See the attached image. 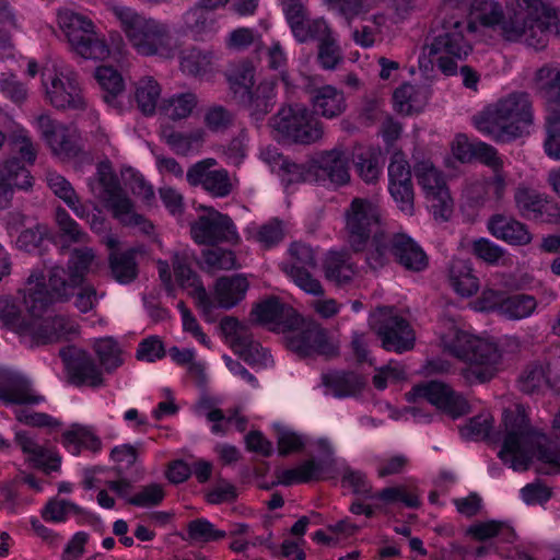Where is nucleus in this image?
<instances>
[{"instance_id": "f257e3e1", "label": "nucleus", "mask_w": 560, "mask_h": 560, "mask_svg": "<svg viewBox=\"0 0 560 560\" xmlns=\"http://www.w3.org/2000/svg\"><path fill=\"white\" fill-rule=\"evenodd\" d=\"M504 439L498 456L514 470H526L537 447V457L552 469L560 468V447L540 445L538 432L529 424L523 406L503 412Z\"/></svg>"}, {"instance_id": "f03ea898", "label": "nucleus", "mask_w": 560, "mask_h": 560, "mask_svg": "<svg viewBox=\"0 0 560 560\" xmlns=\"http://www.w3.org/2000/svg\"><path fill=\"white\" fill-rule=\"evenodd\" d=\"M23 316L20 302L12 296L0 298V320L30 347L57 342L77 332L73 319L65 315L43 318V313Z\"/></svg>"}, {"instance_id": "7ed1b4c3", "label": "nucleus", "mask_w": 560, "mask_h": 560, "mask_svg": "<svg viewBox=\"0 0 560 560\" xmlns=\"http://www.w3.org/2000/svg\"><path fill=\"white\" fill-rule=\"evenodd\" d=\"M533 118L529 95L515 92L487 106L472 117V122L482 135L505 143L522 137Z\"/></svg>"}, {"instance_id": "20e7f679", "label": "nucleus", "mask_w": 560, "mask_h": 560, "mask_svg": "<svg viewBox=\"0 0 560 560\" xmlns=\"http://www.w3.org/2000/svg\"><path fill=\"white\" fill-rule=\"evenodd\" d=\"M551 8L544 0H511L499 30L509 42H523L541 49L548 42V27L541 18H551Z\"/></svg>"}, {"instance_id": "39448f33", "label": "nucleus", "mask_w": 560, "mask_h": 560, "mask_svg": "<svg viewBox=\"0 0 560 560\" xmlns=\"http://www.w3.org/2000/svg\"><path fill=\"white\" fill-rule=\"evenodd\" d=\"M8 145L12 156L0 166V209L10 203L13 187L27 190L33 186L26 165H33L37 156V148L23 128H14L9 133Z\"/></svg>"}, {"instance_id": "423d86ee", "label": "nucleus", "mask_w": 560, "mask_h": 560, "mask_svg": "<svg viewBox=\"0 0 560 560\" xmlns=\"http://www.w3.org/2000/svg\"><path fill=\"white\" fill-rule=\"evenodd\" d=\"M82 283L78 276H72L63 267L56 266L49 271L48 287L42 272L33 271L26 281L23 294V304L31 314L44 313L54 302L68 301L74 295Z\"/></svg>"}, {"instance_id": "0eeeda50", "label": "nucleus", "mask_w": 560, "mask_h": 560, "mask_svg": "<svg viewBox=\"0 0 560 560\" xmlns=\"http://www.w3.org/2000/svg\"><path fill=\"white\" fill-rule=\"evenodd\" d=\"M477 24L470 19L451 16L443 22V33L429 46V55L436 56L438 68L446 75L457 71L456 60L465 59L472 50L465 34H474Z\"/></svg>"}, {"instance_id": "6e6552de", "label": "nucleus", "mask_w": 560, "mask_h": 560, "mask_svg": "<svg viewBox=\"0 0 560 560\" xmlns=\"http://www.w3.org/2000/svg\"><path fill=\"white\" fill-rule=\"evenodd\" d=\"M445 348L456 358L468 362L466 377L474 375L480 383L489 381L494 374V365L500 360L495 343L471 336L466 331L456 330L444 339Z\"/></svg>"}, {"instance_id": "1a4fd4ad", "label": "nucleus", "mask_w": 560, "mask_h": 560, "mask_svg": "<svg viewBox=\"0 0 560 560\" xmlns=\"http://www.w3.org/2000/svg\"><path fill=\"white\" fill-rule=\"evenodd\" d=\"M407 270L420 272L428 267L429 259L423 249L407 234H376L366 253L372 269L385 266L390 257Z\"/></svg>"}, {"instance_id": "9d476101", "label": "nucleus", "mask_w": 560, "mask_h": 560, "mask_svg": "<svg viewBox=\"0 0 560 560\" xmlns=\"http://www.w3.org/2000/svg\"><path fill=\"white\" fill-rule=\"evenodd\" d=\"M110 11L139 54L155 55L166 45L168 32L165 25L155 20L145 19L128 7L114 5Z\"/></svg>"}, {"instance_id": "9b49d317", "label": "nucleus", "mask_w": 560, "mask_h": 560, "mask_svg": "<svg viewBox=\"0 0 560 560\" xmlns=\"http://www.w3.org/2000/svg\"><path fill=\"white\" fill-rule=\"evenodd\" d=\"M270 125L283 139L298 144L308 145L324 136L323 124L302 104L281 107Z\"/></svg>"}, {"instance_id": "f8f14e48", "label": "nucleus", "mask_w": 560, "mask_h": 560, "mask_svg": "<svg viewBox=\"0 0 560 560\" xmlns=\"http://www.w3.org/2000/svg\"><path fill=\"white\" fill-rule=\"evenodd\" d=\"M345 220L347 240L354 252H362L372 235L384 234L380 232L381 210L370 199L359 197L352 199L345 211Z\"/></svg>"}, {"instance_id": "ddd939ff", "label": "nucleus", "mask_w": 560, "mask_h": 560, "mask_svg": "<svg viewBox=\"0 0 560 560\" xmlns=\"http://www.w3.org/2000/svg\"><path fill=\"white\" fill-rule=\"evenodd\" d=\"M97 174L102 188L100 197L112 209L114 217L126 226L138 228L141 232L150 234L153 230L152 223L135 211L133 203L120 187L117 176L106 166H101Z\"/></svg>"}, {"instance_id": "4468645a", "label": "nucleus", "mask_w": 560, "mask_h": 560, "mask_svg": "<svg viewBox=\"0 0 560 560\" xmlns=\"http://www.w3.org/2000/svg\"><path fill=\"white\" fill-rule=\"evenodd\" d=\"M370 325L382 340L385 350L401 353L413 348L415 332L410 324L393 307L376 308L371 314Z\"/></svg>"}, {"instance_id": "2eb2a0df", "label": "nucleus", "mask_w": 560, "mask_h": 560, "mask_svg": "<svg viewBox=\"0 0 560 560\" xmlns=\"http://www.w3.org/2000/svg\"><path fill=\"white\" fill-rule=\"evenodd\" d=\"M60 25L65 31L72 49L85 59L103 60L109 55L105 40L93 31V23L77 13L60 16Z\"/></svg>"}, {"instance_id": "dca6fc26", "label": "nucleus", "mask_w": 560, "mask_h": 560, "mask_svg": "<svg viewBox=\"0 0 560 560\" xmlns=\"http://www.w3.org/2000/svg\"><path fill=\"white\" fill-rule=\"evenodd\" d=\"M284 334L288 349L301 358L337 354V347L329 340L327 330L313 320L301 317L296 327Z\"/></svg>"}, {"instance_id": "f3484780", "label": "nucleus", "mask_w": 560, "mask_h": 560, "mask_svg": "<svg viewBox=\"0 0 560 560\" xmlns=\"http://www.w3.org/2000/svg\"><path fill=\"white\" fill-rule=\"evenodd\" d=\"M190 234L198 244L236 243L238 234L232 219L214 208H205V213L191 223Z\"/></svg>"}, {"instance_id": "a211bd4d", "label": "nucleus", "mask_w": 560, "mask_h": 560, "mask_svg": "<svg viewBox=\"0 0 560 560\" xmlns=\"http://www.w3.org/2000/svg\"><path fill=\"white\" fill-rule=\"evenodd\" d=\"M413 170L418 184L431 200L434 215L447 220L453 210V200L441 172L430 161L416 163Z\"/></svg>"}, {"instance_id": "6ab92c4d", "label": "nucleus", "mask_w": 560, "mask_h": 560, "mask_svg": "<svg viewBox=\"0 0 560 560\" xmlns=\"http://www.w3.org/2000/svg\"><path fill=\"white\" fill-rule=\"evenodd\" d=\"M195 259L194 252L190 249L175 252L172 257L175 279L183 289L189 290L188 294L195 300L196 305L203 314L209 315L214 307V303L202 285L199 276L191 268Z\"/></svg>"}, {"instance_id": "aec40b11", "label": "nucleus", "mask_w": 560, "mask_h": 560, "mask_svg": "<svg viewBox=\"0 0 560 560\" xmlns=\"http://www.w3.org/2000/svg\"><path fill=\"white\" fill-rule=\"evenodd\" d=\"M412 394L423 398L439 410L456 419L469 412L467 400L448 385L439 381H428L413 386Z\"/></svg>"}, {"instance_id": "412c9836", "label": "nucleus", "mask_w": 560, "mask_h": 560, "mask_svg": "<svg viewBox=\"0 0 560 560\" xmlns=\"http://www.w3.org/2000/svg\"><path fill=\"white\" fill-rule=\"evenodd\" d=\"M388 189L398 208L411 215L415 211V194L411 182V170L406 155L401 151L394 152L388 165Z\"/></svg>"}, {"instance_id": "4be33fe9", "label": "nucleus", "mask_w": 560, "mask_h": 560, "mask_svg": "<svg viewBox=\"0 0 560 560\" xmlns=\"http://www.w3.org/2000/svg\"><path fill=\"white\" fill-rule=\"evenodd\" d=\"M292 261L284 264L282 269L306 293L313 295L324 294L320 282L313 278L310 268H315L316 258L313 248L303 243H293L290 247Z\"/></svg>"}, {"instance_id": "5701e85b", "label": "nucleus", "mask_w": 560, "mask_h": 560, "mask_svg": "<svg viewBox=\"0 0 560 560\" xmlns=\"http://www.w3.org/2000/svg\"><path fill=\"white\" fill-rule=\"evenodd\" d=\"M50 104L61 109H83L85 107L81 89L73 73L43 74Z\"/></svg>"}, {"instance_id": "b1692460", "label": "nucleus", "mask_w": 560, "mask_h": 560, "mask_svg": "<svg viewBox=\"0 0 560 560\" xmlns=\"http://www.w3.org/2000/svg\"><path fill=\"white\" fill-rule=\"evenodd\" d=\"M60 357L67 370L68 381L72 385L98 387L103 384L102 373L88 352L75 347H67L60 350Z\"/></svg>"}, {"instance_id": "393cba45", "label": "nucleus", "mask_w": 560, "mask_h": 560, "mask_svg": "<svg viewBox=\"0 0 560 560\" xmlns=\"http://www.w3.org/2000/svg\"><path fill=\"white\" fill-rule=\"evenodd\" d=\"M250 316L254 322L270 325L272 330L283 334L295 328L301 322V316L298 312L276 296L268 298L256 304L250 312Z\"/></svg>"}, {"instance_id": "a878e982", "label": "nucleus", "mask_w": 560, "mask_h": 560, "mask_svg": "<svg viewBox=\"0 0 560 560\" xmlns=\"http://www.w3.org/2000/svg\"><path fill=\"white\" fill-rule=\"evenodd\" d=\"M214 165V159L200 161L189 167L186 177L191 186L201 185L211 196L223 198L232 192L233 184L226 170H210Z\"/></svg>"}, {"instance_id": "bb28decb", "label": "nucleus", "mask_w": 560, "mask_h": 560, "mask_svg": "<svg viewBox=\"0 0 560 560\" xmlns=\"http://www.w3.org/2000/svg\"><path fill=\"white\" fill-rule=\"evenodd\" d=\"M349 153L342 147L320 152L314 160L316 176L329 180L335 186H343L350 182Z\"/></svg>"}, {"instance_id": "cd10ccee", "label": "nucleus", "mask_w": 560, "mask_h": 560, "mask_svg": "<svg viewBox=\"0 0 560 560\" xmlns=\"http://www.w3.org/2000/svg\"><path fill=\"white\" fill-rule=\"evenodd\" d=\"M14 442L21 448L26 460L35 468L46 474L58 471L60 469L61 458L50 447L40 445L34 436L26 431L15 433Z\"/></svg>"}, {"instance_id": "c85d7f7f", "label": "nucleus", "mask_w": 560, "mask_h": 560, "mask_svg": "<svg viewBox=\"0 0 560 560\" xmlns=\"http://www.w3.org/2000/svg\"><path fill=\"white\" fill-rule=\"evenodd\" d=\"M307 93L313 107V114L327 119H334L342 115L347 109L343 92L334 85L316 86L310 84Z\"/></svg>"}, {"instance_id": "c756f323", "label": "nucleus", "mask_w": 560, "mask_h": 560, "mask_svg": "<svg viewBox=\"0 0 560 560\" xmlns=\"http://www.w3.org/2000/svg\"><path fill=\"white\" fill-rule=\"evenodd\" d=\"M276 85L273 79H266L253 86L250 91H243L237 102L243 105L256 120L262 119L271 112L276 104Z\"/></svg>"}, {"instance_id": "7c9ffc66", "label": "nucleus", "mask_w": 560, "mask_h": 560, "mask_svg": "<svg viewBox=\"0 0 560 560\" xmlns=\"http://www.w3.org/2000/svg\"><path fill=\"white\" fill-rule=\"evenodd\" d=\"M0 399L4 404L35 405L43 400L33 394L31 383L22 375L7 373L0 377Z\"/></svg>"}, {"instance_id": "2f4dec72", "label": "nucleus", "mask_w": 560, "mask_h": 560, "mask_svg": "<svg viewBox=\"0 0 560 560\" xmlns=\"http://www.w3.org/2000/svg\"><path fill=\"white\" fill-rule=\"evenodd\" d=\"M488 229L494 237L512 245H526L532 241L526 224L510 215H492L488 221Z\"/></svg>"}, {"instance_id": "473e14b6", "label": "nucleus", "mask_w": 560, "mask_h": 560, "mask_svg": "<svg viewBox=\"0 0 560 560\" xmlns=\"http://www.w3.org/2000/svg\"><path fill=\"white\" fill-rule=\"evenodd\" d=\"M351 159L358 175L364 183L377 182L384 164L381 152L373 148L355 145L351 151Z\"/></svg>"}, {"instance_id": "72a5a7b5", "label": "nucleus", "mask_w": 560, "mask_h": 560, "mask_svg": "<svg viewBox=\"0 0 560 560\" xmlns=\"http://www.w3.org/2000/svg\"><path fill=\"white\" fill-rule=\"evenodd\" d=\"M558 377H551L549 366L528 364L518 378L520 389L526 394H539L556 389Z\"/></svg>"}, {"instance_id": "f704fd0d", "label": "nucleus", "mask_w": 560, "mask_h": 560, "mask_svg": "<svg viewBox=\"0 0 560 560\" xmlns=\"http://www.w3.org/2000/svg\"><path fill=\"white\" fill-rule=\"evenodd\" d=\"M248 281L242 275L221 277L215 282V299L219 306L231 308L242 301L248 289Z\"/></svg>"}, {"instance_id": "c9c22d12", "label": "nucleus", "mask_w": 560, "mask_h": 560, "mask_svg": "<svg viewBox=\"0 0 560 560\" xmlns=\"http://www.w3.org/2000/svg\"><path fill=\"white\" fill-rule=\"evenodd\" d=\"M95 79L103 91V100L109 106L121 109L122 103L119 97L124 92V80L121 74L108 66H101L95 71Z\"/></svg>"}, {"instance_id": "e433bc0d", "label": "nucleus", "mask_w": 560, "mask_h": 560, "mask_svg": "<svg viewBox=\"0 0 560 560\" xmlns=\"http://www.w3.org/2000/svg\"><path fill=\"white\" fill-rule=\"evenodd\" d=\"M539 92L548 106L550 113L560 112V68L544 66L536 73Z\"/></svg>"}, {"instance_id": "4c0bfd02", "label": "nucleus", "mask_w": 560, "mask_h": 560, "mask_svg": "<svg viewBox=\"0 0 560 560\" xmlns=\"http://www.w3.org/2000/svg\"><path fill=\"white\" fill-rule=\"evenodd\" d=\"M450 283L462 296H471L479 289L477 277L472 273L471 264L465 259H453L448 270Z\"/></svg>"}, {"instance_id": "58836bf2", "label": "nucleus", "mask_w": 560, "mask_h": 560, "mask_svg": "<svg viewBox=\"0 0 560 560\" xmlns=\"http://www.w3.org/2000/svg\"><path fill=\"white\" fill-rule=\"evenodd\" d=\"M324 270L327 280L338 285L349 283L355 275V268L348 253L330 252L328 253Z\"/></svg>"}, {"instance_id": "ea45409f", "label": "nucleus", "mask_w": 560, "mask_h": 560, "mask_svg": "<svg viewBox=\"0 0 560 560\" xmlns=\"http://www.w3.org/2000/svg\"><path fill=\"white\" fill-rule=\"evenodd\" d=\"M323 384L336 397H347L359 393L364 386L363 378L353 372L335 371L323 375Z\"/></svg>"}, {"instance_id": "a19ab883", "label": "nucleus", "mask_w": 560, "mask_h": 560, "mask_svg": "<svg viewBox=\"0 0 560 560\" xmlns=\"http://www.w3.org/2000/svg\"><path fill=\"white\" fill-rule=\"evenodd\" d=\"M108 260L112 277L117 282L128 284L137 278L138 267L135 250H114L109 254Z\"/></svg>"}, {"instance_id": "79ce46f5", "label": "nucleus", "mask_w": 560, "mask_h": 560, "mask_svg": "<svg viewBox=\"0 0 560 560\" xmlns=\"http://www.w3.org/2000/svg\"><path fill=\"white\" fill-rule=\"evenodd\" d=\"M208 10L199 3V5L188 10L183 16L186 31L196 39H202L217 30L215 19Z\"/></svg>"}, {"instance_id": "37998d69", "label": "nucleus", "mask_w": 560, "mask_h": 560, "mask_svg": "<svg viewBox=\"0 0 560 560\" xmlns=\"http://www.w3.org/2000/svg\"><path fill=\"white\" fill-rule=\"evenodd\" d=\"M160 96L161 86L153 78L144 77L136 83L135 100L143 115L154 114Z\"/></svg>"}, {"instance_id": "c03bdc74", "label": "nucleus", "mask_w": 560, "mask_h": 560, "mask_svg": "<svg viewBox=\"0 0 560 560\" xmlns=\"http://www.w3.org/2000/svg\"><path fill=\"white\" fill-rule=\"evenodd\" d=\"M56 222L59 229L61 250L68 248L71 244H84L88 242L89 235L63 208L56 210Z\"/></svg>"}, {"instance_id": "a18cd8bd", "label": "nucleus", "mask_w": 560, "mask_h": 560, "mask_svg": "<svg viewBox=\"0 0 560 560\" xmlns=\"http://www.w3.org/2000/svg\"><path fill=\"white\" fill-rule=\"evenodd\" d=\"M198 104L196 94L191 92L174 94L161 104V110L170 119L176 121L190 116Z\"/></svg>"}, {"instance_id": "49530a36", "label": "nucleus", "mask_w": 560, "mask_h": 560, "mask_svg": "<svg viewBox=\"0 0 560 560\" xmlns=\"http://www.w3.org/2000/svg\"><path fill=\"white\" fill-rule=\"evenodd\" d=\"M537 306L532 295L515 294L498 303L499 312L509 319H522L533 314Z\"/></svg>"}, {"instance_id": "de8ad7c7", "label": "nucleus", "mask_w": 560, "mask_h": 560, "mask_svg": "<svg viewBox=\"0 0 560 560\" xmlns=\"http://www.w3.org/2000/svg\"><path fill=\"white\" fill-rule=\"evenodd\" d=\"M225 536L224 530L217 529L208 520L196 518L187 524V536L183 539L195 544H206L223 539Z\"/></svg>"}, {"instance_id": "09e8293b", "label": "nucleus", "mask_w": 560, "mask_h": 560, "mask_svg": "<svg viewBox=\"0 0 560 560\" xmlns=\"http://www.w3.org/2000/svg\"><path fill=\"white\" fill-rule=\"evenodd\" d=\"M322 470L320 464L314 459H308L294 468L283 470L280 476V482L284 486H291L318 480Z\"/></svg>"}, {"instance_id": "8fccbe9b", "label": "nucleus", "mask_w": 560, "mask_h": 560, "mask_svg": "<svg viewBox=\"0 0 560 560\" xmlns=\"http://www.w3.org/2000/svg\"><path fill=\"white\" fill-rule=\"evenodd\" d=\"M472 13L480 23L488 27H500L505 18L502 5L492 0H470Z\"/></svg>"}, {"instance_id": "3c124183", "label": "nucleus", "mask_w": 560, "mask_h": 560, "mask_svg": "<svg viewBox=\"0 0 560 560\" xmlns=\"http://www.w3.org/2000/svg\"><path fill=\"white\" fill-rule=\"evenodd\" d=\"M544 150L548 158L560 161V113L546 117Z\"/></svg>"}, {"instance_id": "603ef678", "label": "nucleus", "mask_w": 560, "mask_h": 560, "mask_svg": "<svg viewBox=\"0 0 560 560\" xmlns=\"http://www.w3.org/2000/svg\"><path fill=\"white\" fill-rule=\"evenodd\" d=\"M205 270L213 272L217 270H231L236 267L235 254L230 249L212 247L202 250Z\"/></svg>"}, {"instance_id": "864d4df0", "label": "nucleus", "mask_w": 560, "mask_h": 560, "mask_svg": "<svg viewBox=\"0 0 560 560\" xmlns=\"http://www.w3.org/2000/svg\"><path fill=\"white\" fill-rule=\"evenodd\" d=\"M94 351L107 372L117 369L122 363L118 343L110 337L97 339L94 342Z\"/></svg>"}, {"instance_id": "5fc2aeb1", "label": "nucleus", "mask_w": 560, "mask_h": 560, "mask_svg": "<svg viewBox=\"0 0 560 560\" xmlns=\"http://www.w3.org/2000/svg\"><path fill=\"white\" fill-rule=\"evenodd\" d=\"M318 45V61L319 65L326 69H335L336 66L341 61L340 48L336 43V39L331 36L330 30L327 26V32L322 37H317Z\"/></svg>"}, {"instance_id": "6e6d98bb", "label": "nucleus", "mask_w": 560, "mask_h": 560, "mask_svg": "<svg viewBox=\"0 0 560 560\" xmlns=\"http://www.w3.org/2000/svg\"><path fill=\"white\" fill-rule=\"evenodd\" d=\"M370 499H376L383 501L386 504L401 502L407 508L411 509H417L420 505L418 494L402 486L384 488L381 491L374 493V495H370Z\"/></svg>"}, {"instance_id": "4d7b16f0", "label": "nucleus", "mask_w": 560, "mask_h": 560, "mask_svg": "<svg viewBox=\"0 0 560 560\" xmlns=\"http://www.w3.org/2000/svg\"><path fill=\"white\" fill-rule=\"evenodd\" d=\"M252 237L264 248H270L279 244L283 238L281 221L272 219L257 228L250 229Z\"/></svg>"}, {"instance_id": "13d9d810", "label": "nucleus", "mask_w": 560, "mask_h": 560, "mask_svg": "<svg viewBox=\"0 0 560 560\" xmlns=\"http://www.w3.org/2000/svg\"><path fill=\"white\" fill-rule=\"evenodd\" d=\"M544 194L528 188H518L515 191L514 200L521 215L527 220L534 221L536 212L544 199Z\"/></svg>"}, {"instance_id": "bf43d9fd", "label": "nucleus", "mask_w": 560, "mask_h": 560, "mask_svg": "<svg viewBox=\"0 0 560 560\" xmlns=\"http://www.w3.org/2000/svg\"><path fill=\"white\" fill-rule=\"evenodd\" d=\"M238 346H234L233 350L241 359L250 365L266 364L269 355L259 342L254 340L253 335L242 337Z\"/></svg>"}, {"instance_id": "052dcab7", "label": "nucleus", "mask_w": 560, "mask_h": 560, "mask_svg": "<svg viewBox=\"0 0 560 560\" xmlns=\"http://www.w3.org/2000/svg\"><path fill=\"white\" fill-rule=\"evenodd\" d=\"M467 534L471 535L477 540H487L501 534L505 536L504 539L506 541H512L514 537V530L512 528L497 521L474 524L469 526Z\"/></svg>"}, {"instance_id": "680f3d73", "label": "nucleus", "mask_w": 560, "mask_h": 560, "mask_svg": "<svg viewBox=\"0 0 560 560\" xmlns=\"http://www.w3.org/2000/svg\"><path fill=\"white\" fill-rule=\"evenodd\" d=\"M231 89L236 100L243 96V91H250L255 83V68L250 62H242L229 78Z\"/></svg>"}, {"instance_id": "e2e57ef3", "label": "nucleus", "mask_w": 560, "mask_h": 560, "mask_svg": "<svg viewBox=\"0 0 560 560\" xmlns=\"http://www.w3.org/2000/svg\"><path fill=\"white\" fill-rule=\"evenodd\" d=\"M327 23L323 19L308 20L307 16L290 28L299 43L316 39L327 32Z\"/></svg>"}, {"instance_id": "0e129e2a", "label": "nucleus", "mask_w": 560, "mask_h": 560, "mask_svg": "<svg viewBox=\"0 0 560 560\" xmlns=\"http://www.w3.org/2000/svg\"><path fill=\"white\" fill-rule=\"evenodd\" d=\"M165 498V491L160 483H150L143 486L139 491L128 498V503L139 508H153L161 504Z\"/></svg>"}, {"instance_id": "69168bd1", "label": "nucleus", "mask_w": 560, "mask_h": 560, "mask_svg": "<svg viewBox=\"0 0 560 560\" xmlns=\"http://www.w3.org/2000/svg\"><path fill=\"white\" fill-rule=\"evenodd\" d=\"M83 510L67 500H50L42 511V516L48 522H63L68 515H80Z\"/></svg>"}, {"instance_id": "338daca9", "label": "nucleus", "mask_w": 560, "mask_h": 560, "mask_svg": "<svg viewBox=\"0 0 560 560\" xmlns=\"http://www.w3.org/2000/svg\"><path fill=\"white\" fill-rule=\"evenodd\" d=\"M95 254L92 248L82 246L74 248L68 261V270L72 276H78L79 281L82 283L84 276L89 271Z\"/></svg>"}, {"instance_id": "774afa93", "label": "nucleus", "mask_w": 560, "mask_h": 560, "mask_svg": "<svg viewBox=\"0 0 560 560\" xmlns=\"http://www.w3.org/2000/svg\"><path fill=\"white\" fill-rule=\"evenodd\" d=\"M47 143L56 154L74 155L77 145L70 129L60 124L47 139Z\"/></svg>"}]
</instances>
